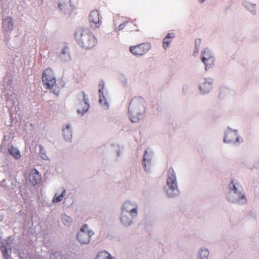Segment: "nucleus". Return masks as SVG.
<instances>
[{
  "mask_svg": "<svg viewBox=\"0 0 259 259\" xmlns=\"http://www.w3.org/2000/svg\"><path fill=\"white\" fill-rule=\"evenodd\" d=\"M8 152L15 159H19L21 157V155L19 150L12 146L8 149Z\"/></svg>",
  "mask_w": 259,
  "mask_h": 259,
  "instance_id": "nucleus-17",
  "label": "nucleus"
},
{
  "mask_svg": "<svg viewBox=\"0 0 259 259\" xmlns=\"http://www.w3.org/2000/svg\"><path fill=\"white\" fill-rule=\"evenodd\" d=\"M41 180V175L38 171L33 169L31 170L30 174V181L32 185H35L39 183Z\"/></svg>",
  "mask_w": 259,
  "mask_h": 259,
  "instance_id": "nucleus-12",
  "label": "nucleus"
},
{
  "mask_svg": "<svg viewBox=\"0 0 259 259\" xmlns=\"http://www.w3.org/2000/svg\"><path fill=\"white\" fill-rule=\"evenodd\" d=\"M44 150L43 146L41 145L39 146V152L40 153H42Z\"/></svg>",
  "mask_w": 259,
  "mask_h": 259,
  "instance_id": "nucleus-29",
  "label": "nucleus"
},
{
  "mask_svg": "<svg viewBox=\"0 0 259 259\" xmlns=\"http://www.w3.org/2000/svg\"><path fill=\"white\" fill-rule=\"evenodd\" d=\"M13 29V20L12 17H6L2 23V30L4 32L11 31Z\"/></svg>",
  "mask_w": 259,
  "mask_h": 259,
  "instance_id": "nucleus-10",
  "label": "nucleus"
},
{
  "mask_svg": "<svg viewBox=\"0 0 259 259\" xmlns=\"http://www.w3.org/2000/svg\"><path fill=\"white\" fill-rule=\"evenodd\" d=\"M66 217H67L66 216H64V218H63V219H65V218H66Z\"/></svg>",
  "mask_w": 259,
  "mask_h": 259,
  "instance_id": "nucleus-32",
  "label": "nucleus"
},
{
  "mask_svg": "<svg viewBox=\"0 0 259 259\" xmlns=\"http://www.w3.org/2000/svg\"><path fill=\"white\" fill-rule=\"evenodd\" d=\"M91 26L95 28H99L102 24V21L98 11L94 10L91 11L89 18Z\"/></svg>",
  "mask_w": 259,
  "mask_h": 259,
  "instance_id": "nucleus-6",
  "label": "nucleus"
},
{
  "mask_svg": "<svg viewBox=\"0 0 259 259\" xmlns=\"http://www.w3.org/2000/svg\"><path fill=\"white\" fill-rule=\"evenodd\" d=\"M65 190H63V191L62 192L61 194L59 196H57V195H55L53 199V202L54 203H58L62 200L63 197H64L65 194Z\"/></svg>",
  "mask_w": 259,
  "mask_h": 259,
  "instance_id": "nucleus-22",
  "label": "nucleus"
},
{
  "mask_svg": "<svg viewBox=\"0 0 259 259\" xmlns=\"http://www.w3.org/2000/svg\"><path fill=\"white\" fill-rule=\"evenodd\" d=\"M70 2V0H59V7L60 10L64 9L65 7L68 6Z\"/></svg>",
  "mask_w": 259,
  "mask_h": 259,
  "instance_id": "nucleus-25",
  "label": "nucleus"
},
{
  "mask_svg": "<svg viewBox=\"0 0 259 259\" xmlns=\"http://www.w3.org/2000/svg\"><path fill=\"white\" fill-rule=\"evenodd\" d=\"M211 88L212 85L211 82L206 80L202 82L199 86L200 90L203 93H208Z\"/></svg>",
  "mask_w": 259,
  "mask_h": 259,
  "instance_id": "nucleus-15",
  "label": "nucleus"
},
{
  "mask_svg": "<svg viewBox=\"0 0 259 259\" xmlns=\"http://www.w3.org/2000/svg\"><path fill=\"white\" fill-rule=\"evenodd\" d=\"M1 250L2 252H3V256L5 258V259H9L10 256L8 253L7 248L5 246H4L2 248Z\"/></svg>",
  "mask_w": 259,
  "mask_h": 259,
  "instance_id": "nucleus-26",
  "label": "nucleus"
},
{
  "mask_svg": "<svg viewBox=\"0 0 259 259\" xmlns=\"http://www.w3.org/2000/svg\"><path fill=\"white\" fill-rule=\"evenodd\" d=\"M129 117H130L131 121L132 122H137L140 119L139 116L134 115H132L131 113L129 114Z\"/></svg>",
  "mask_w": 259,
  "mask_h": 259,
  "instance_id": "nucleus-27",
  "label": "nucleus"
},
{
  "mask_svg": "<svg viewBox=\"0 0 259 259\" xmlns=\"http://www.w3.org/2000/svg\"><path fill=\"white\" fill-rule=\"evenodd\" d=\"M175 34L174 33H169L164 38L163 40V47L165 49L169 47V44H170Z\"/></svg>",
  "mask_w": 259,
  "mask_h": 259,
  "instance_id": "nucleus-16",
  "label": "nucleus"
},
{
  "mask_svg": "<svg viewBox=\"0 0 259 259\" xmlns=\"http://www.w3.org/2000/svg\"><path fill=\"white\" fill-rule=\"evenodd\" d=\"M150 163V158L148 155H147V151H145L143 160V164L144 165V167L145 170L146 171L147 170V164L149 165Z\"/></svg>",
  "mask_w": 259,
  "mask_h": 259,
  "instance_id": "nucleus-21",
  "label": "nucleus"
},
{
  "mask_svg": "<svg viewBox=\"0 0 259 259\" xmlns=\"http://www.w3.org/2000/svg\"><path fill=\"white\" fill-rule=\"evenodd\" d=\"M150 48V44L143 43L139 45L131 46L130 48V51L135 56H142L145 54Z\"/></svg>",
  "mask_w": 259,
  "mask_h": 259,
  "instance_id": "nucleus-5",
  "label": "nucleus"
},
{
  "mask_svg": "<svg viewBox=\"0 0 259 259\" xmlns=\"http://www.w3.org/2000/svg\"><path fill=\"white\" fill-rule=\"evenodd\" d=\"M209 251L207 249H201L199 254L200 259H208Z\"/></svg>",
  "mask_w": 259,
  "mask_h": 259,
  "instance_id": "nucleus-23",
  "label": "nucleus"
},
{
  "mask_svg": "<svg viewBox=\"0 0 259 259\" xmlns=\"http://www.w3.org/2000/svg\"><path fill=\"white\" fill-rule=\"evenodd\" d=\"M238 141V136L236 132L230 131L227 132L224 139L225 143H231Z\"/></svg>",
  "mask_w": 259,
  "mask_h": 259,
  "instance_id": "nucleus-13",
  "label": "nucleus"
},
{
  "mask_svg": "<svg viewBox=\"0 0 259 259\" xmlns=\"http://www.w3.org/2000/svg\"><path fill=\"white\" fill-rule=\"evenodd\" d=\"M205 0H199L200 3H203Z\"/></svg>",
  "mask_w": 259,
  "mask_h": 259,
  "instance_id": "nucleus-30",
  "label": "nucleus"
},
{
  "mask_svg": "<svg viewBox=\"0 0 259 259\" xmlns=\"http://www.w3.org/2000/svg\"><path fill=\"white\" fill-rule=\"evenodd\" d=\"M127 213H125L124 211H122L121 217L120 218L122 223L125 226L130 225L132 223V219L127 217Z\"/></svg>",
  "mask_w": 259,
  "mask_h": 259,
  "instance_id": "nucleus-18",
  "label": "nucleus"
},
{
  "mask_svg": "<svg viewBox=\"0 0 259 259\" xmlns=\"http://www.w3.org/2000/svg\"><path fill=\"white\" fill-rule=\"evenodd\" d=\"M176 180V176L174 170L172 168H170L168 171L166 183L169 189L167 190V193L170 197L175 196L176 194L175 192L178 191Z\"/></svg>",
  "mask_w": 259,
  "mask_h": 259,
  "instance_id": "nucleus-2",
  "label": "nucleus"
},
{
  "mask_svg": "<svg viewBox=\"0 0 259 259\" xmlns=\"http://www.w3.org/2000/svg\"><path fill=\"white\" fill-rule=\"evenodd\" d=\"M42 81L46 89L52 88L56 84V79L50 68L45 69L42 74Z\"/></svg>",
  "mask_w": 259,
  "mask_h": 259,
  "instance_id": "nucleus-3",
  "label": "nucleus"
},
{
  "mask_svg": "<svg viewBox=\"0 0 259 259\" xmlns=\"http://www.w3.org/2000/svg\"><path fill=\"white\" fill-rule=\"evenodd\" d=\"M74 37L77 44L85 50H90L97 44V39L88 28H79L75 33Z\"/></svg>",
  "mask_w": 259,
  "mask_h": 259,
  "instance_id": "nucleus-1",
  "label": "nucleus"
},
{
  "mask_svg": "<svg viewBox=\"0 0 259 259\" xmlns=\"http://www.w3.org/2000/svg\"><path fill=\"white\" fill-rule=\"evenodd\" d=\"M82 96L83 100L79 103L77 110L78 113L81 115L85 113L89 108L88 99L86 98V95L84 92H82Z\"/></svg>",
  "mask_w": 259,
  "mask_h": 259,
  "instance_id": "nucleus-9",
  "label": "nucleus"
},
{
  "mask_svg": "<svg viewBox=\"0 0 259 259\" xmlns=\"http://www.w3.org/2000/svg\"><path fill=\"white\" fill-rule=\"evenodd\" d=\"M202 62L205 65L206 70L214 64V58L208 49H205L202 53Z\"/></svg>",
  "mask_w": 259,
  "mask_h": 259,
  "instance_id": "nucleus-7",
  "label": "nucleus"
},
{
  "mask_svg": "<svg viewBox=\"0 0 259 259\" xmlns=\"http://www.w3.org/2000/svg\"><path fill=\"white\" fill-rule=\"evenodd\" d=\"M99 96H100L99 102H100V104L103 105H105L107 104V102H106V101L105 98L103 95V90L104 88V83L102 81H101V82L99 83Z\"/></svg>",
  "mask_w": 259,
  "mask_h": 259,
  "instance_id": "nucleus-14",
  "label": "nucleus"
},
{
  "mask_svg": "<svg viewBox=\"0 0 259 259\" xmlns=\"http://www.w3.org/2000/svg\"><path fill=\"white\" fill-rule=\"evenodd\" d=\"M137 205L130 201L125 202L122 207V211L130 213L132 217H136L137 214Z\"/></svg>",
  "mask_w": 259,
  "mask_h": 259,
  "instance_id": "nucleus-8",
  "label": "nucleus"
},
{
  "mask_svg": "<svg viewBox=\"0 0 259 259\" xmlns=\"http://www.w3.org/2000/svg\"><path fill=\"white\" fill-rule=\"evenodd\" d=\"M67 51V47H64L62 49L61 53L62 54H65Z\"/></svg>",
  "mask_w": 259,
  "mask_h": 259,
  "instance_id": "nucleus-28",
  "label": "nucleus"
},
{
  "mask_svg": "<svg viewBox=\"0 0 259 259\" xmlns=\"http://www.w3.org/2000/svg\"><path fill=\"white\" fill-rule=\"evenodd\" d=\"M41 157L42 158L45 159L46 155L42 156Z\"/></svg>",
  "mask_w": 259,
  "mask_h": 259,
  "instance_id": "nucleus-31",
  "label": "nucleus"
},
{
  "mask_svg": "<svg viewBox=\"0 0 259 259\" xmlns=\"http://www.w3.org/2000/svg\"><path fill=\"white\" fill-rule=\"evenodd\" d=\"M63 134L65 140L69 141L72 137V133L69 125H66L63 129Z\"/></svg>",
  "mask_w": 259,
  "mask_h": 259,
  "instance_id": "nucleus-19",
  "label": "nucleus"
},
{
  "mask_svg": "<svg viewBox=\"0 0 259 259\" xmlns=\"http://www.w3.org/2000/svg\"><path fill=\"white\" fill-rule=\"evenodd\" d=\"M94 234V231L89 229L88 226L85 224L81 228L77 235V238L81 244H88L90 242L91 237Z\"/></svg>",
  "mask_w": 259,
  "mask_h": 259,
  "instance_id": "nucleus-4",
  "label": "nucleus"
},
{
  "mask_svg": "<svg viewBox=\"0 0 259 259\" xmlns=\"http://www.w3.org/2000/svg\"><path fill=\"white\" fill-rule=\"evenodd\" d=\"M96 259H113L112 256L106 251L99 253Z\"/></svg>",
  "mask_w": 259,
  "mask_h": 259,
  "instance_id": "nucleus-20",
  "label": "nucleus"
},
{
  "mask_svg": "<svg viewBox=\"0 0 259 259\" xmlns=\"http://www.w3.org/2000/svg\"><path fill=\"white\" fill-rule=\"evenodd\" d=\"M143 102V100L142 98L140 97H136L133 98L130 104V106L132 107L135 106L137 103H141L142 104Z\"/></svg>",
  "mask_w": 259,
  "mask_h": 259,
  "instance_id": "nucleus-24",
  "label": "nucleus"
},
{
  "mask_svg": "<svg viewBox=\"0 0 259 259\" xmlns=\"http://www.w3.org/2000/svg\"><path fill=\"white\" fill-rule=\"evenodd\" d=\"M233 187L232 190L233 191L234 194L236 195V200L237 201H239L241 199H245V196L242 193V189L241 187H237L236 185H235L233 183V181L231 182L230 184V189H232L231 187Z\"/></svg>",
  "mask_w": 259,
  "mask_h": 259,
  "instance_id": "nucleus-11",
  "label": "nucleus"
}]
</instances>
